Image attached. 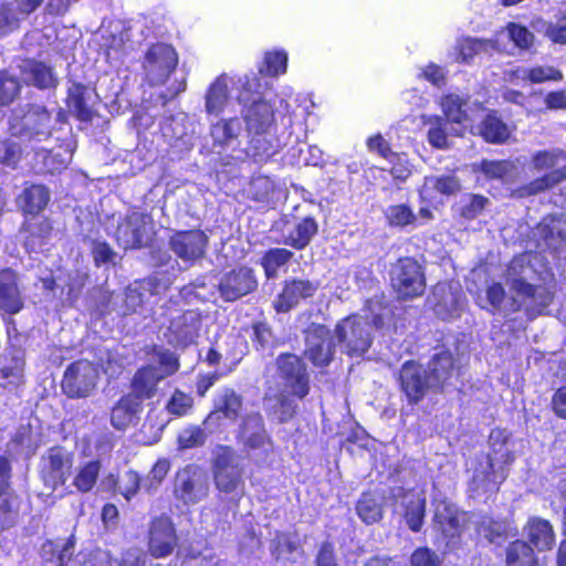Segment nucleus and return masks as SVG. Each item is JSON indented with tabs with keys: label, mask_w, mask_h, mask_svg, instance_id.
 <instances>
[{
	"label": "nucleus",
	"mask_w": 566,
	"mask_h": 566,
	"mask_svg": "<svg viewBox=\"0 0 566 566\" xmlns=\"http://www.w3.org/2000/svg\"><path fill=\"white\" fill-rule=\"evenodd\" d=\"M317 232V223L312 218L301 220L285 238V243L297 249H304Z\"/></svg>",
	"instance_id": "nucleus-48"
},
{
	"label": "nucleus",
	"mask_w": 566,
	"mask_h": 566,
	"mask_svg": "<svg viewBox=\"0 0 566 566\" xmlns=\"http://www.w3.org/2000/svg\"><path fill=\"white\" fill-rule=\"evenodd\" d=\"M115 239L117 244L124 250L139 249L142 247V233L139 227L132 220V218H126L118 223L115 232Z\"/></svg>",
	"instance_id": "nucleus-50"
},
{
	"label": "nucleus",
	"mask_w": 566,
	"mask_h": 566,
	"mask_svg": "<svg viewBox=\"0 0 566 566\" xmlns=\"http://www.w3.org/2000/svg\"><path fill=\"white\" fill-rule=\"evenodd\" d=\"M179 64V54L169 43H149L144 51V84L156 90V105H166L187 88L186 77L171 80Z\"/></svg>",
	"instance_id": "nucleus-3"
},
{
	"label": "nucleus",
	"mask_w": 566,
	"mask_h": 566,
	"mask_svg": "<svg viewBox=\"0 0 566 566\" xmlns=\"http://www.w3.org/2000/svg\"><path fill=\"white\" fill-rule=\"evenodd\" d=\"M241 133L242 124L238 117L221 118L210 125L213 147L219 148V151H235Z\"/></svg>",
	"instance_id": "nucleus-30"
},
{
	"label": "nucleus",
	"mask_w": 566,
	"mask_h": 566,
	"mask_svg": "<svg viewBox=\"0 0 566 566\" xmlns=\"http://www.w3.org/2000/svg\"><path fill=\"white\" fill-rule=\"evenodd\" d=\"M25 353L18 346H8L0 354V388L8 392H18L27 384Z\"/></svg>",
	"instance_id": "nucleus-11"
},
{
	"label": "nucleus",
	"mask_w": 566,
	"mask_h": 566,
	"mask_svg": "<svg viewBox=\"0 0 566 566\" xmlns=\"http://www.w3.org/2000/svg\"><path fill=\"white\" fill-rule=\"evenodd\" d=\"M433 530L442 536L446 545L454 543L463 532L468 522V514L447 497L433 499Z\"/></svg>",
	"instance_id": "nucleus-9"
},
{
	"label": "nucleus",
	"mask_w": 566,
	"mask_h": 566,
	"mask_svg": "<svg viewBox=\"0 0 566 566\" xmlns=\"http://www.w3.org/2000/svg\"><path fill=\"white\" fill-rule=\"evenodd\" d=\"M50 189L43 184H31L24 187L18 197V205L24 216H39L49 205Z\"/></svg>",
	"instance_id": "nucleus-35"
},
{
	"label": "nucleus",
	"mask_w": 566,
	"mask_h": 566,
	"mask_svg": "<svg viewBox=\"0 0 566 566\" xmlns=\"http://www.w3.org/2000/svg\"><path fill=\"white\" fill-rule=\"evenodd\" d=\"M24 126L32 135L50 136L52 132V114L43 105L31 104L24 113Z\"/></svg>",
	"instance_id": "nucleus-38"
},
{
	"label": "nucleus",
	"mask_w": 566,
	"mask_h": 566,
	"mask_svg": "<svg viewBox=\"0 0 566 566\" xmlns=\"http://www.w3.org/2000/svg\"><path fill=\"white\" fill-rule=\"evenodd\" d=\"M527 537L538 551H548L555 544V534L551 523L539 517L528 521L526 527Z\"/></svg>",
	"instance_id": "nucleus-40"
},
{
	"label": "nucleus",
	"mask_w": 566,
	"mask_h": 566,
	"mask_svg": "<svg viewBox=\"0 0 566 566\" xmlns=\"http://www.w3.org/2000/svg\"><path fill=\"white\" fill-rule=\"evenodd\" d=\"M200 315L195 311L185 312L170 321L166 337L175 346H187L195 342L200 329Z\"/></svg>",
	"instance_id": "nucleus-25"
},
{
	"label": "nucleus",
	"mask_w": 566,
	"mask_h": 566,
	"mask_svg": "<svg viewBox=\"0 0 566 566\" xmlns=\"http://www.w3.org/2000/svg\"><path fill=\"white\" fill-rule=\"evenodd\" d=\"M507 566H537L534 552L525 542L512 543L506 553Z\"/></svg>",
	"instance_id": "nucleus-54"
},
{
	"label": "nucleus",
	"mask_w": 566,
	"mask_h": 566,
	"mask_svg": "<svg viewBox=\"0 0 566 566\" xmlns=\"http://www.w3.org/2000/svg\"><path fill=\"white\" fill-rule=\"evenodd\" d=\"M396 510L400 506L403 511V517L408 527L412 532H419L423 524L426 514V496L421 490H405L399 488L394 490Z\"/></svg>",
	"instance_id": "nucleus-18"
},
{
	"label": "nucleus",
	"mask_w": 566,
	"mask_h": 566,
	"mask_svg": "<svg viewBox=\"0 0 566 566\" xmlns=\"http://www.w3.org/2000/svg\"><path fill=\"white\" fill-rule=\"evenodd\" d=\"M476 129L486 142L494 144L505 143L511 135L510 127L495 114H489Z\"/></svg>",
	"instance_id": "nucleus-45"
},
{
	"label": "nucleus",
	"mask_w": 566,
	"mask_h": 566,
	"mask_svg": "<svg viewBox=\"0 0 566 566\" xmlns=\"http://www.w3.org/2000/svg\"><path fill=\"white\" fill-rule=\"evenodd\" d=\"M441 108L446 117L455 124L472 123L474 117L468 102L459 94H448L441 98Z\"/></svg>",
	"instance_id": "nucleus-39"
},
{
	"label": "nucleus",
	"mask_w": 566,
	"mask_h": 566,
	"mask_svg": "<svg viewBox=\"0 0 566 566\" xmlns=\"http://www.w3.org/2000/svg\"><path fill=\"white\" fill-rule=\"evenodd\" d=\"M534 261H537V256L530 253L515 256L507 266L505 279L513 295L507 297L503 286L500 283H493L486 290L485 302L490 307L482 301L479 302L480 306L503 315L523 308L530 318L543 314L553 301L554 284L531 283L536 273Z\"/></svg>",
	"instance_id": "nucleus-1"
},
{
	"label": "nucleus",
	"mask_w": 566,
	"mask_h": 566,
	"mask_svg": "<svg viewBox=\"0 0 566 566\" xmlns=\"http://www.w3.org/2000/svg\"><path fill=\"white\" fill-rule=\"evenodd\" d=\"M208 237L200 230L177 232L170 239L171 250L184 261H196L203 256Z\"/></svg>",
	"instance_id": "nucleus-23"
},
{
	"label": "nucleus",
	"mask_w": 566,
	"mask_h": 566,
	"mask_svg": "<svg viewBox=\"0 0 566 566\" xmlns=\"http://www.w3.org/2000/svg\"><path fill=\"white\" fill-rule=\"evenodd\" d=\"M214 482L219 491L235 492L243 485L242 469L237 457L228 449L218 454L214 464Z\"/></svg>",
	"instance_id": "nucleus-19"
},
{
	"label": "nucleus",
	"mask_w": 566,
	"mask_h": 566,
	"mask_svg": "<svg viewBox=\"0 0 566 566\" xmlns=\"http://www.w3.org/2000/svg\"><path fill=\"white\" fill-rule=\"evenodd\" d=\"M460 188V180L454 174L426 176L419 188V196L422 202H430L438 195L451 196L457 193Z\"/></svg>",
	"instance_id": "nucleus-32"
},
{
	"label": "nucleus",
	"mask_w": 566,
	"mask_h": 566,
	"mask_svg": "<svg viewBox=\"0 0 566 566\" xmlns=\"http://www.w3.org/2000/svg\"><path fill=\"white\" fill-rule=\"evenodd\" d=\"M490 206V200L480 195H470L461 207V217L465 220H474Z\"/></svg>",
	"instance_id": "nucleus-63"
},
{
	"label": "nucleus",
	"mask_w": 566,
	"mask_h": 566,
	"mask_svg": "<svg viewBox=\"0 0 566 566\" xmlns=\"http://www.w3.org/2000/svg\"><path fill=\"white\" fill-rule=\"evenodd\" d=\"M334 333L349 357H361L371 345V324L367 316L350 315L336 325Z\"/></svg>",
	"instance_id": "nucleus-5"
},
{
	"label": "nucleus",
	"mask_w": 566,
	"mask_h": 566,
	"mask_svg": "<svg viewBox=\"0 0 566 566\" xmlns=\"http://www.w3.org/2000/svg\"><path fill=\"white\" fill-rule=\"evenodd\" d=\"M241 442L258 455L266 457L272 452V441L265 432L262 417L259 413L248 416L240 430Z\"/></svg>",
	"instance_id": "nucleus-21"
},
{
	"label": "nucleus",
	"mask_w": 566,
	"mask_h": 566,
	"mask_svg": "<svg viewBox=\"0 0 566 566\" xmlns=\"http://www.w3.org/2000/svg\"><path fill=\"white\" fill-rule=\"evenodd\" d=\"M65 104L74 117L91 123L96 113L88 103V86L82 82H72L66 90Z\"/></svg>",
	"instance_id": "nucleus-33"
},
{
	"label": "nucleus",
	"mask_w": 566,
	"mask_h": 566,
	"mask_svg": "<svg viewBox=\"0 0 566 566\" xmlns=\"http://www.w3.org/2000/svg\"><path fill=\"white\" fill-rule=\"evenodd\" d=\"M21 83L8 70H0V107L8 106L20 95Z\"/></svg>",
	"instance_id": "nucleus-60"
},
{
	"label": "nucleus",
	"mask_w": 566,
	"mask_h": 566,
	"mask_svg": "<svg viewBox=\"0 0 566 566\" xmlns=\"http://www.w3.org/2000/svg\"><path fill=\"white\" fill-rule=\"evenodd\" d=\"M566 158V155L560 149L542 150L537 151L532 157V164L536 170H546L555 167L562 160Z\"/></svg>",
	"instance_id": "nucleus-64"
},
{
	"label": "nucleus",
	"mask_w": 566,
	"mask_h": 566,
	"mask_svg": "<svg viewBox=\"0 0 566 566\" xmlns=\"http://www.w3.org/2000/svg\"><path fill=\"white\" fill-rule=\"evenodd\" d=\"M497 50L496 41L467 38L458 43V61L470 62L476 54Z\"/></svg>",
	"instance_id": "nucleus-49"
},
{
	"label": "nucleus",
	"mask_w": 566,
	"mask_h": 566,
	"mask_svg": "<svg viewBox=\"0 0 566 566\" xmlns=\"http://www.w3.org/2000/svg\"><path fill=\"white\" fill-rule=\"evenodd\" d=\"M430 306L443 321H452L464 311V295L459 282H440L428 300Z\"/></svg>",
	"instance_id": "nucleus-10"
},
{
	"label": "nucleus",
	"mask_w": 566,
	"mask_h": 566,
	"mask_svg": "<svg viewBox=\"0 0 566 566\" xmlns=\"http://www.w3.org/2000/svg\"><path fill=\"white\" fill-rule=\"evenodd\" d=\"M177 544L175 528L169 517L156 518L149 530V552L155 557H165L172 553Z\"/></svg>",
	"instance_id": "nucleus-26"
},
{
	"label": "nucleus",
	"mask_w": 566,
	"mask_h": 566,
	"mask_svg": "<svg viewBox=\"0 0 566 566\" xmlns=\"http://www.w3.org/2000/svg\"><path fill=\"white\" fill-rule=\"evenodd\" d=\"M426 123L430 125L428 130L429 144L434 148H446L448 146V137L443 127L446 124L444 119L439 116H430Z\"/></svg>",
	"instance_id": "nucleus-62"
},
{
	"label": "nucleus",
	"mask_w": 566,
	"mask_h": 566,
	"mask_svg": "<svg viewBox=\"0 0 566 566\" xmlns=\"http://www.w3.org/2000/svg\"><path fill=\"white\" fill-rule=\"evenodd\" d=\"M101 469L102 462L99 459H93L83 463L82 465H80L76 474L73 478V486L80 493L91 492L97 483Z\"/></svg>",
	"instance_id": "nucleus-43"
},
{
	"label": "nucleus",
	"mask_w": 566,
	"mask_h": 566,
	"mask_svg": "<svg viewBox=\"0 0 566 566\" xmlns=\"http://www.w3.org/2000/svg\"><path fill=\"white\" fill-rule=\"evenodd\" d=\"M300 541L295 535L279 534L272 544V552L277 559L294 560L298 555Z\"/></svg>",
	"instance_id": "nucleus-56"
},
{
	"label": "nucleus",
	"mask_w": 566,
	"mask_h": 566,
	"mask_svg": "<svg viewBox=\"0 0 566 566\" xmlns=\"http://www.w3.org/2000/svg\"><path fill=\"white\" fill-rule=\"evenodd\" d=\"M24 307L19 286V274L11 268L0 270V313L15 315Z\"/></svg>",
	"instance_id": "nucleus-20"
},
{
	"label": "nucleus",
	"mask_w": 566,
	"mask_h": 566,
	"mask_svg": "<svg viewBox=\"0 0 566 566\" xmlns=\"http://www.w3.org/2000/svg\"><path fill=\"white\" fill-rule=\"evenodd\" d=\"M125 478L129 485L122 488L118 485L117 479H115L113 474H108L105 480H103L105 491L120 493L127 501L130 500L139 489V476L136 472L128 471L126 472Z\"/></svg>",
	"instance_id": "nucleus-59"
},
{
	"label": "nucleus",
	"mask_w": 566,
	"mask_h": 566,
	"mask_svg": "<svg viewBox=\"0 0 566 566\" xmlns=\"http://www.w3.org/2000/svg\"><path fill=\"white\" fill-rule=\"evenodd\" d=\"M287 52L281 49H273L264 53L263 62L259 67L261 74L279 76L285 74L287 69Z\"/></svg>",
	"instance_id": "nucleus-53"
},
{
	"label": "nucleus",
	"mask_w": 566,
	"mask_h": 566,
	"mask_svg": "<svg viewBox=\"0 0 566 566\" xmlns=\"http://www.w3.org/2000/svg\"><path fill=\"white\" fill-rule=\"evenodd\" d=\"M427 370L413 361L403 364L400 371V384L410 402H418L428 388H436L430 384Z\"/></svg>",
	"instance_id": "nucleus-27"
},
{
	"label": "nucleus",
	"mask_w": 566,
	"mask_h": 566,
	"mask_svg": "<svg viewBox=\"0 0 566 566\" xmlns=\"http://www.w3.org/2000/svg\"><path fill=\"white\" fill-rule=\"evenodd\" d=\"M42 557L55 566H67L73 557V543L66 542L59 545L54 541L48 539L41 547Z\"/></svg>",
	"instance_id": "nucleus-51"
},
{
	"label": "nucleus",
	"mask_w": 566,
	"mask_h": 566,
	"mask_svg": "<svg viewBox=\"0 0 566 566\" xmlns=\"http://www.w3.org/2000/svg\"><path fill=\"white\" fill-rule=\"evenodd\" d=\"M21 74L27 85L34 86L40 91L55 90L60 84L54 67L43 61L28 59L21 66Z\"/></svg>",
	"instance_id": "nucleus-28"
},
{
	"label": "nucleus",
	"mask_w": 566,
	"mask_h": 566,
	"mask_svg": "<svg viewBox=\"0 0 566 566\" xmlns=\"http://www.w3.org/2000/svg\"><path fill=\"white\" fill-rule=\"evenodd\" d=\"M536 235L544 241V245L560 252L566 244V231L562 227V219L555 216L545 217L536 228Z\"/></svg>",
	"instance_id": "nucleus-37"
},
{
	"label": "nucleus",
	"mask_w": 566,
	"mask_h": 566,
	"mask_svg": "<svg viewBox=\"0 0 566 566\" xmlns=\"http://www.w3.org/2000/svg\"><path fill=\"white\" fill-rule=\"evenodd\" d=\"M266 409L280 421H286L292 418L296 410L294 398L281 394L279 396L266 394L264 398Z\"/></svg>",
	"instance_id": "nucleus-52"
},
{
	"label": "nucleus",
	"mask_w": 566,
	"mask_h": 566,
	"mask_svg": "<svg viewBox=\"0 0 566 566\" xmlns=\"http://www.w3.org/2000/svg\"><path fill=\"white\" fill-rule=\"evenodd\" d=\"M356 512L365 524H374L382 518V499L376 493H363L356 504Z\"/></svg>",
	"instance_id": "nucleus-44"
},
{
	"label": "nucleus",
	"mask_w": 566,
	"mask_h": 566,
	"mask_svg": "<svg viewBox=\"0 0 566 566\" xmlns=\"http://www.w3.org/2000/svg\"><path fill=\"white\" fill-rule=\"evenodd\" d=\"M293 253L287 249L275 248L269 250L262 258V266L268 277H275L281 266L285 265Z\"/></svg>",
	"instance_id": "nucleus-58"
},
{
	"label": "nucleus",
	"mask_w": 566,
	"mask_h": 566,
	"mask_svg": "<svg viewBox=\"0 0 566 566\" xmlns=\"http://www.w3.org/2000/svg\"><path fill=\"white\" fill-rule=\"evenodd\" d=\"M276 364L285 390L294 398H304L310 391V384L306 366L301 358L293 354H283L277 357Z\"/></svg>",
	"instance_id": "nucleus-14"
},
{
	"label": "nucleus",
	"mask_w": 566,
	"mask_h": 566,
	"mask_svg": "<svg viewBox=\"0 0 566 566\" xmlns=\"http://www.w3.org/2000/svg\"><path fill=\"white\" fill-rule=\"evenodd\" d=\"M132 387L133 392L123 396L112 408L111 422L118 430L138 423L142 410V368L134 374Z\"/></svg>",
	"instance_id": "nucleus-13"
},
{
	"label": "nucleus",
	"mask_w": 566,
	"mask_h": 566,
	"mask_svg": "<svg viewBox=\"0 0 566 566\" xmlns=\"http://www.w3.org/2000/svg\"><path fill=\"white\" fill-rule=\"evenodd\" d=\"M242 407L241 397L230 388L220 389L213 400V410L207 417L208 423L218 422L221 419L234 421Z\"/></svg>",
	"instance_id": "nucleus-34"
},
{
	"label": "nucleus",
	"mask_w": 566,
	"mask_h": 566,
	"mask_svg": "<svg viewBox=\"0 0 566 566\" xmlns=\"http://www.w3.org/2000/svg\"><path fill=\"white\" fill-rule=\"evenodd\" d=\"M385 218L390 227H417L418 217L408 203L390 205L385 210Z\"/></svg>",
	"instance_id": "nucleus-47"
},
{
	"label": "nucleus",
	"mask_w": 566,
	"mask_h": 566,
	"mask_svg": "<svg viewBox=\"0 0 566 566\" xmlns=\"http://www.w3.org/2000/svg\"><path fill=\"white\" fill-rule=\"evenodd\" d=\"M430 384L436 388L443 386L453 374V359L449 352H441L433 356L426 369Z\"/></svg>",
	"instance_id": "nucleus-42"
},
{
	"label": "nucleus",
	"mask_w": 566,
	"mask_h": 566,
	"mask_svg": "<svg viewBox=\"0 0 566 566\" xmlns=\"http://www.w3.org/2000/svg\"><path fill=\"white\" fill-rule=\"evenodd\" d=\"M564 179H566V165L559 169L552 170L545 176L530 182L525 187L524 192L527 195H535L537 192L554 187Z\"/></svg>",
	"instance_id": "nucleus-61"
},
{
	"label": "nucleus",
	"mask_w": 566,
	"mask_h": 566,
	"mask_svg": "<svg viewBox=\"0 0 566 566\" xmlns=\"http://www.w3.org/2000/svg\"><path fill=\"white\" fill-rule=\"evenodd\" d=\"M535 28L553 42L566 44V9L558 12L556 23L538 20Z\"/></svg>",
	"instance_id": "nucleus-57"
},
{
	"label": "nucleus",
	"mask_w": 566,
	"mask_h": 566,
	"mask_svg": "<svg viewBox=\"0 0 566 566\" xmlns=\"http://www.w3.org/2000/svg\"><path fill=\"white\" fill-rule=\"evenodd\" d=\"M23 500L12 488V465L6 455H0V527L9 530L20 520Z\"/></svg>",
	"instance_id": "nucleus-8"
},
{
	"label": "nucleus",
	"mask_w": 566,
	"mask_h": 566,
	"mask_svg": "<svg viewBox=\"0 0 566 566\" xmlns=\"http://www.w3.org/2000/svg\"><path fill=\"white\" fill-rule=\"evenodd\" d=\"M514 75L518 80H527L531 83H543L547 81H562L563 74L553 66H535L532 69L516 70Z\"/></svg>",
	"instance_id": "nucleus-55"
},
{
	"label": "nucleus",
	"mask_w": 566,
	"mask_h": 566,
	"mask_svg": "<svg viewBox=\"0 0 566 566\" xmlns=\"http://www.w3.org/2000/svg\"><path fill=\"white\" fill-rule=\"evenodd\" d=\"M22 229L25 233L24 245L31 249L45 244L52 238L54 231L53 221L49 217L27 219Z\"/></svg>",
	"instance_id": "nucleus-36"
},
{
	"label": "nucleus",
	"mask_w": 566,
	"mask_h": 566,
	"mask_svg": "<svg viewBox=\"0 0 566 566\" xmlns=\"http://www.w3.org/2000/svg\"><path fill=\"white\" fill-rule=\"evenodd\" d=\"M391 284L401 298L421 295L426 283L420 264L409 258L399 260L391 271Z\"/></svg>",
	"instance_id": "nucleus-12"
},
{
	"label": "nucleus",
	"mask_w": 566,
	"mask_h": 566,
	"mask_svg": "<svg viewBox=\"0 0 566 566\" xmlns=\"http://www.w3.org/2000/svg\"><path fill=\"white\" fill-rule=\"evenodd\" d=\"M305 356L316 367L327 366L335 355V343L331 331L321 324L306 329Z\"/></svg>",
	"instance_id": "nucleus-15"
},
{
	"label": "nucleus",
	"mask_w": 566,
	"mask_h": 566,
	"mask_svg": "<svg viewBox=\"0 0 566 566\" xmlns=\"http://www.w3.org/2000/svg\"><path fill=\"white\" fill-rule=\"evenodd\" d=\"M81 566H142V557L137 552H126L118 562L106 552L92 551L84 556Z\"/></svg>",
	"instance_id": "nucleus-41"
},
{
	"label": "nucleus",
	"mask_w": 566,
	"mask_h": 566,
	"mask_svg": "<svg viewBox=\"0 0 566 566\" xmlns=\"http://www.w3.org/2000/svg\"><path fill=\"white\" fill-rule=\"evenodd\" d=\"M250 140L248 147L238 150L233 157L237 159L252 158L254 161H264L275 155L280 149L279 139L268 130L265 133H249Z\"/></svg>",
	"instance_id": "nucleus-29"
},
{
	"label": "nucleus",
	"mask_w": 566,
	"mask_h": 566,
	"mask_svg": "<svg viewBox=\"0 0 566 566\" xmlns=\"http://www.w3.org/2000/svg\"><path fill=\"white\" fill-rule=\"evenodd\" d=\"M195 123L190 122L185 113L172 116L165 126V134L171 133V137L181 140L186 146H192L195 135Z\"/></svg>",
	"instance_id": "nucleus-46"
},
{
	"label": "nucleus",
	"mask_w": 566,
	"mask_h": 566,
	"mask_svg": "<svg viewBox=\"0 0 566 566\" xmlns=\"http://www.w3.org/2000/svg\"><path fill=\"white\" fill-rule=\"evenodd\" d=\"M151 360L156 365L149 364L144 367V399L151 396V382L170 376L178 369V360L174 353L166 349H155L151 354Z\"/></svg>",
	"instance_id": "nucleus-24"
},
{
	"label": "nucleus",
	"mask_w": 566,
	"mask_h": 566,
	"mask_svg": "<svg viewBox=\"0 0 566 566\" xmlns=\"http://www.w3.org/2000/svg\"><path fill=\"white\" fill-rule=\"evenodd\" d=\"M491 454H480L469 463L471 489L478 493L493 492L506 479L514 461L515 440L505 429H493L489 437Z\"/></svg>",
	"instance_id": "nucleus-2"
},
{
	"label": "nucleus",
	"mask_w": 566,
	"mask_h": 566,
	"mask_svg": "<svg viewBox=\"0 0 566 566\" xmlns=\"http://www.w3.org/2000/svg\"><path fill=\"white\" fill-rule=\"evenodd\" d=\"M256 85L248 91L245 96L249 98L244 106L243 116L248 133H265L272 130L274 124V112L272 106L261 98L254 90Z\"/></svg>",
	"instance_id": "nucleus-17"
},
{
	"label": "nucleus",
	"mask_w": 566,
	"mask_h": 566,
	"mask_svg": "<svg viewBox=\"0 0 566 566\" xmlns=\"http://www.w3.org/2000/svg\"><path fill=\"white\" fill-rule=\"evenodd\" d=\"M318 285L308 280H290L285 282L282 293L275 302V310L277 312H287L298 304L303 298L314 295Z\"/></svg>",
	"instance_id": "nucleus-31"
},
{
	"label": "nucleus",
	"mask_w": 566,
	"mask_h": 566,
	"mask_svg": "<svg viewBox=\"0 0 566 566\" xmlns=\"http://www.w3.org/2000/svg\"><path fill=\"white\" fill-rule=\"evenodd\" d=\"M256 287V280L249 268H239L228 273L219 283L221 296L233 302Z\"/></svg>",
	"instance_id": "nucleus-22"
},
{
	"label": "nucleus",
	"mask_w": 566,
	"mask_h": 566,
	"mask_svg": "<svg viewBox=\"0 0 566 566\" xmlns=\"http://www.w3.org/2000/svg\"><path fill=\"white\" fill-rule=\"evenodd\" d=\"M98 376L96 364L86 358L76 359L63 373L62 392L71 399L87 398L95 390Z\"/></svg>",
	"instance_id": "nucleus-6"
},
{
	"label": "nucleus",
	"mask_w": 566,
	"mask_h": 566,
	"mask_svg": "<svg viewBox=\"0 0 566 566\" xmlns=\"http://www.w3.org/2000/svg\"><path fill=\"white\" fill-rule=\"evenodd\" d=\"M255 77H237L222 73L209 84L205 93V111L208 116H220L233 104L234 91H238L237 101L247 104L249 98L247 92L255 86Z\"/></svg>",
	"instance_id": "nucleus-4"
},
{
	"label": "nucleus",
	"mask_w": 566,
	"mask_h": 566,
	"mask_svg": "<svg viewBox=\"0 0 566 566\" xmlns=\"http://www.w3.org/2000/svg\"><path fill=\"white\" fill-rule=\"evenodd\" d=\"M208 476L200 468L188 467L178 472L175 481V495L186 505L200 502L208 495Z\"/></svg>",
	"instance_id": "nucleus-16"
},
{
	"label": "nucleus",
	"mask_w": 566,
	"mask_h": 566,
	"mask_svg": "<svg viewBox=\"0 0 566 566\" xmlns=\"http://www.w3.org/2000/svg\"><path fill=\"white\" fill-rule=\"evenodd\" d=\"M74 453L63 446H52L41 457L40 475L45 485L53 490L65 485L71 476Z\"/></svg>",
	"instance_id": "nucleus-7"
}]
</instances>
